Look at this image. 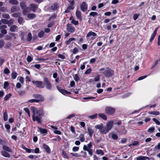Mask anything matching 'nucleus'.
Masks as SVG:
<instances>
[{
	"label": "nucleus",
	"mask_w": 160,
	"mask_h": 160,
	"mask_svg": "<svg viewBox=\"0 0 160 160\" xmlns=\"http://www.w3.org/2000/svg\"><path fill=\"white\" fill-rule=\"evenodd\" d=\"M31 110L33 113L32 120L36 121L38 123H41V118L44 114L43 110L33 107H31Z\"/></svg>",
	"instance_id": "nucleus-1"
},
{
	"label": "nucleus",
	"mask_w": 160,
	"mask_h": 160,
	"mask_svg": "<svg viewBox=\"0 0 160 160\" xmlns=\"http://www.w3.org/2000/svg\"><path fill=\"white\" fill-rule=\"evenodd\" d=\"M97 36V35L95 32L90 31L87 34L86 38L87 40L92 42Z\"/></svg>",
	"instance_id": "nucleus-2"
},
{
	"label": "nucleus",
	"mask_w": 160,
	"mask_h": 160,
	"mask_svg": "<svg viewBox=\"0 0 160 160\" xmlns=\"http://www.w3.org/2000/svg\"><path fill=\"white\" fill-rule=\"evenodd\" d=\"M113 124V121L112 120L108 122L106 124V126H104L105 134L107 133L112 128Z\"/></svg>",
	"instance_id": "nucleus-3"
},
{
	"label": "nucleus",
	"mask_w": 160,
	"mask_h": 160,
	"mask_svg": "<svg viewBox=\"0 0 160 160\" xmlns=\"http://www.w3.org/2000/svg\"><path fill=\"white\" fill-rule=\"evenodd\" d=\"M43 81L44 82V86H45L47 89L49 90H51L52 89V86L49 79L47 78L44 77L43 78Z\"/></svg>",
	"instance_id": "nucleus-4"
},
{
	"label": "nucleus",
	"mask_w": 160,
	"mask_h": 160,
	"mask_svg": "<svg viewBox=\"0 0 160 160\" xmlns=\"http://www.w3.org/2000/svg\"><path fill=\"white\" fill-rule=\"evenodd\" d=\"M114 71L109 68H106L105 70L103 72L104 76L107 77H110L112 76L114 74Z\"/></svg>",
	"instance_id": "nucleus-5"
},
{
	"label": "nucleus",
	"mask_w": 160,
	"mask_h": 160,
	"mask_svg": "<svg viewBox=\"0 0 160 160\" xmlns=\"http://www.w3.org/2000/svg\"><path fill=\"white\" fill-rule=\"evenodd\" d=\"M115 111L114 108L109 107L107 106L105 108V112L109 115H112L114 113Z\"/></svg>",
	"instance_id": "nucleus-6"
},
{
	"label": "nucleus",
	"mask_w": 160,
	"mask_h": 160,
	"mask_svg": "<svg viewBox=\"0 0 160 160\" xmlns=\"http://www.w3.org/2000/svg\"><path fill=\"white\" fill-rule=\"evenodd\" d=\"M20 6L22 9H23V14L26 15L29 12L30 9L29 8H26L25 3L24 2H20Z\"/></svg>",
	"instance_id": "nucleus-7"
},
{
	"label": "nucleus",
	"mask_w": 160,
	"mask_h": 160,
	"mask_svg": "<svg viewBox=\"0 0 160 160\" xmlns=\"http://www.w3.org/2000/svg\"><path fill=\"white\" fill-rule=\"evenodd\" d=\"M95 128H96L99 129L100 133L105 134L104 127L102 124L96 125L95 126Z\"/></svg>",
	"instance_id": "nucleus-8"
},
{
	"label": "nucleus",
	"mask_w": 160,
	"mask_h": 160,
	"mask_svg": "<svg viewBox=\"0 0 160 160\" xmlns=\"http://www.w3.org/2000/svg\"><path fill=\"white\" fill-rule=\"evenodd\" d=\"M33 83L35 84L37 87L41 88H44V85H43V82L42 81H32Z\"/></svg>",
	"instance_id": "nucleus-9"
},
{
	"label": "nucleus",
	"mask_w": 160,
	"mask_h": 160,
	"mask_svg": "<svg viewBox=\"0 0 160 160\" xmlns=\"http://www.w3.org/2000/svg\"><path fill=\"white\" fill-rule=\"evenodd\" d=\"M67 30L68 32L73 33L75 32V29L71 25L68 24L67 25Z\"/></svg>",
	"instance_id": "nucleus-10"
},
{
	"label": "nucleus",
	"mask_w": 160,
	"mask_h": 160,
	"mask_svg": "<svg viewBox=\"0 0 160 160\" xmlns=\"http://www.w3.org/2000/svg\"><path fill=\"white\" fill-rule=\"evenodd\" d=\"M81 10L83 12H85L88 9V5L85 2H83L80 5Z\"/></svg>",
	"instance_id": "nucleus-11"
},
{
	"label": "nucleus",
	"mask_w": 160,
	"mask_h": 160,
	"mask_svg": "<svg viewBox=\"0 0 160 160\" xmlns=\"http://www.w3.org/2000/svg\"><path fill=\"white\" fill-rule=\"evenodd\" d=\"M33 98H36V100H39V101L42 102L44 101V98L40 94H34L33 95Z\"/></svg>",
	"instance_id": "nucleus-12"
},
{
	"label": "nucleus",
	"mask_w": 160,
	"mask_h": 160,
	"mask_svg": "<svg viewBox=\"0 0 160 160\" xmlns=\"http://www.w3.org/2000/svg\"><path fill=\"white\" fill-rule=\"evenodd\" d=\"M42 148L44 149V151L48 153H50L51 150L49 147L47 145L43 144Z\"/></svg>",
	"instance_id": "nucleus-13"
},
{
	"label": "nucleus",
	"mask_w": 160,
	"mask_h": 160,
	"mask_svg": "<svg viewBox=\"0 0 160 160\" xmlns=\"http://www.w3.org/2000/svg\"><path fill=\"white\" fill-rule=\"evenodd\" d=\"M92 147V143L90 142L87 145H84L83 146V150L85 151V149L87 150L91 149V148Z\"/></svg>",
	"instance_id": "nucleus-14"
},
{
	"label": "nucleus",
	"mask_w": 160,
	"mask_h": 160,
	"mask_svg": "<svg viewBox=\"0 0 160 160\" xmlns=\"http://www.w3.org/2000/svg\"><path fill=\"white\" fill-rule=\"evenodd\" d=\"M136 159V160H149V158L147 156H140L137 157Z\"/></svg>",
	"instance_id": "nucleus-15"
},
{
	"label": "nucleus",
	"mask_w": 160,
	"mask_h": 160,
	"mask_svg": "<svg viewBox=\"0 0 160 160\" xmlns=\"http://www.w3.org/2000/svg\"><path fill=\"white\" fill-rule=\"evenodd\" d=\"M76 14L77 18L79 20L81 21L82 20V17L80 11L78 10L76 11Z\"/></svg>",
	"instance_id": "nucleus-16"
},
{
	"label": "nucleus",
	"mask_w": 160,
	"mask_h": 160,
	"mask_svg": "<svg viewBox=\"0 0 160 160\" xmlns=\"http://www.w3.org/2000/svg\"><path fill=\"white\" fill-rule=\"evenodd\" d=\"M158 28H157L154 31L153 33L152 34L151 37L150 39V42H152L153 39H154V38H155L156 34L157 31L158 29Z\"/></svg>",
	"instance_id": "nucleus-17"
},
{
	"label": "nucleus",
	"mask_w": 160,
	"mask_h": 160,
	"mask_svg": "<svg viewBox=\"0 0 160 160\" xmlns=\"http://www.w3.org/2000/svg\"><path fill=\"white\" fill-rule=\"evenodd\" d=\"M18 27L15 25H12L10 28V31H11V32H16V31H18Z\"/></svg>",
	"instance_id": "nucleus-18"
},
{
	"label": "nucleus",
	"mask_w": 160,
	"mask_h": 160,
	"mask_svg": "<svg viewBox=\"0 0 160 160\" xmlns=\"http://www.w3.org/2000/svg\"><path fill=\"white\" fill-rule=\"evenodd\" d=\"M89 136L91 137L94 133V131L90 127H88L87 128Z\"/></svg>",
	"instance_id": "nucleus-19"
},
{
	"label": "nucleus",
	"mask_w": 160,
	"mask_h": 160,
	"mask_svg": "<svg viewBox=\"0 0 160 160\" xmlns=\"http://www.w3.org/2000/svg\"><path fill=\"white\" fill-rule=\"evenodd\" d=\"M1 153L2 155L4 157L7 158H9L10 157V155L9 154L5 151H1Z\"/></svg>",
	"instance_id": "nucleus-20"
},
{
	"label": "nucleus",
	"mask_w": 160,
	"mask_h": 160,
	"mask_svg": "<svg viewBox=\"0 0 160 160\" xmlns=\"http://www.w3.org/2000/svg\"><path fill=\"white\" fill-rule=\"evenodd\" d=\"M20 8L19 7L16 6H13L11 8V11L12 12L18 11L19 10Z\"/></svg>",
	"instance_id": "nucleus-21"
},
{
	"label": "nucleus",
	"mask_w": 160,
	"mask_h": 160,
	"mask_svg": "<svg viewBox=\"0 0 160 160\" xmlns=\"http://www.w3.org/2000/svg\"><path fill=\"white\" fill-rule=\"evenodd\" d=\"M38 131L42 134H46L47 133V131L46 129L41 128H38Z\"/></svg>",
	"instance_id": "nucleus-22"
},
{
	"label": "nucleus",
	"mask_w": 160,
	"mask_h": 160,
	"mask_svg": "<svg viewBox=\"0 0 160 160\" xmlns=\"http://www.w3.org/2000/svg\"><path fill=\"white\" fill-rule=\"evenodd\" d=\"M59 8V5L56 3H55L52 5L51 7V9L52 10H55Z\"/></svg>",
	"instance_id": "nucleus-23"
},
{
	"label": "nucleus",
	"mask_w": 160,
	"mask_h": 160,
	"mask_svg": "<svg viewBox=\"0 0 160 160\" xmlns=\"http://www.w3.org/2000/svg\"><path fill=\"white\" fill-rule=\"evenodd\" d=\"M98 116L99 117L102 118L104 120H106L107 119L106 116L104 114L102 113H100L98 114Z\"/></svg>",
	"instance_id": "nucleus-24"
},
{
	"label": "nucleus",
	"mask_w": 160,
	"mask_h": 160,
	"mask_svg": "<svg viewBox=\"0 0 160 160\" xmlns=\"http://www.w3.org/2000/svg\"><path fill=\"white\" fill-rule=\"evenodd\" d=\"M31 10L34 12H35L37 8V6L36 5L31 4L30 5Z\"/></svg>",
	"instance_id": "nucleus-25"
},
{
	"label": "nucleus",
	"mask_w": 160,
	"mask_h": 160,
	"mask_svg": "<svg viewBox=\"0 0 160 160\" xmlns=\"http://www.w3.org/2000/svg\"><path fill=\"white\" fill-rule=\"evenodd\" d=\"M2 148L4 150L6 151H7L9 152H11L12 151V150L9 148L8 147L6 146H3L2 147Z\"/></svg>",
	"instance_id": "nucleus-26"
},
{
	"label": "nucleus",
	"mask_w": 160,
	"mask_h": 160,
	"mask_svg": "<svg viewBox=\"0 0 160 160\" xmlns=\"http://www.w3.org/2000/svg\"><path fill=\"white\" fill-rule=\"evenodd\" d=\"M79 139L82 142H84L85 140L84 135L83 134H80L79 137Z\"/></svg>",
	"instance_id": "nucleus-27"
},
{
	"label": "nucleus",
	"mask_w": 160,
	"mask_h": 160,
	"mask_svg": "<svg viewBox=\"0 0 160 160\" xmlns=\"http://www.w3.org/2000/svg\"><path fill=\"white\" fill-rule=\"evenodd\" d=\"M148 113L150 114L154 115H158L160 113L159 111H151L148 112Z\"/></svg>",
	"instance_id": "nucleus-28"
},
{
	"label": "nucleus",
	"mask_w": 160,
	"mask_h": 160,
	"mask_svg": "<svg viewBox=\"0 0 160 160\" xmlns=\"http://www.w3.org/2000/svg\"><path fill=\"white\" fill-rule=\"evenodd\" d=\"M35 14L33 13L29 14L28 15V18L30 19H32L35 18Z\"/></svg>",
	"instance_id": "nucleus-29"
},
{
	"label": "nucleus",
	"mask_w": 160,
	"mask_h": 160,
	"mask_svg": "<svg viewBox=\"0 0 160 160\" xmlns=\"http://www.w3.org/2000/svg\"><path fill=\"white\" fill-rule=\"evenodd\" d=\"M3 119L5 121H7L8 119V115L6 111L4 112L3 113Z\"/></svg>",
	"instance_id": "nucleus-30"
},
{
	"label": "nucleus",
	"mask_w": 160,
	"mask_h": 160,
	"mask_svg": "<svg viewBox=\"0 0 160 160\" xmlns=\"http://www.w3.org/2000/svg\"><path fill=\"white\" fill-rule=\"evenodd\" d=\"M96 153L98 155L100 154L101 155H103L104 153L102 150L101 149L97 150L96 151Z\"/></svg>",
	"instance_id": "nucleus-31"
},
{
	"label": "nucleus",
	"mask_w": 160,
	"mask_h": 160,
	"mask_svg": "<svg viewBox=\"0 0 160 160\" xmlns=\"http://www.w3.org/2000/svg\"><path fill=\"white\" fill-rule=\"evenodd\" d=\"M14 22V20L12 19H10L9 20H8V26H10L12 24H13Z\"/></svg>",
	"instance_id": "nucleus-32"
},
{
	"label": "nucleus",
	"mask_w": 160,
	"mask_h": 160,
	"mask_svg": "<svg viewBox=\"0 0 160 160\" xmlns=\"http://www.w3.org/2000/svg\"><path fill=\"white\" fill-rule=\"evenodd\" d=\"M75 40V38H70L66 42V43L67 45H68L71 42V41H74Z\"/></svg>",
	"instance_id": "nucleus-33"
},
{
	"label": "nucleus",
	"mask_w": 160,
	"mask_h": 160,
	"mask_svg": "<svg viewBox=\"0 0 160 160\" xmlns=\"http://www.w3.org/2000/svg\"><path fill=\"white\" fill-rule=\"evenodd\" d=\"M62 156L64 158L68 159L69 158L67 154L64 151H63L62 153Z\"/></svg>",
	"instance_id": "nucleus-34"
},
{
	"label": "nucleus",
	"mask_w": 160,
	"mask_h": 160,
	"mask_svg": "<svg viewBox=\"0 0 160 160\" xmlns=\"http://www.w3.org/2000/svg\"><path fill=\"white\" fill-rule=\"evenodd\" d=\"M17 74L16 72H13L11 74V77L12 79H15L17 76Z\"/></svg>",
	"instance_id": "nucleus-35"
},
{
	"label": "nucleus",
	"mask_w": 160,
	"mask_h": 160,
	"mask_svg": "<svg viewBox=\"0 0 160 160\" xmlns=\"http://www.w3.org/2000/svg\"><path fill=\"white\" fill-rule=\"evenodd\" d=\"M39 102V100H36V99H31L30 100H29L28 101V102H30V103H32V102Z\"/></svg>",
	"instance_id": "nucleus-36"
},
{
	"label": "nucleus",
	"mask_w": 160,
	"mask_h": 160,
	"mask_svg": "<svg viewBox=\"0 0 160 160\" xmlns=\"http://www.w3.org/2000/svg\"><path fill=\"white\" fill-rule=\"evenodd\" d=\"M9 2L12 4L17 5L18 3V1L16 0H10Z\"/></svg>",
	"instance_id": "nucleus-37"
},
{
	"label": "nucleus",
	"mask_w": 160,
	"mask_h": 160,
	"mask_svg": "<svg viewBox=\"0 0 160 160\" xmlns=\"http://www.w3.org/2000/svg\"><path fill=\"white\" fill-rule=\"evenodd\" d=\"M32 39V36L31 33L29 32L28 35L27 41H30Z\"/></svg>",
	"instance_id": "nucleus-38"
},
{
	"label": "nucleus",
	"mask_w": 160,
	"mask_h": 160,
	"mask_svg": "<svg viewBox=\"0 0 160 160\" xmlns=\"http://www.w3.org/2000/svg\"><path fill=\"white\" fill-rule=\"evenodd\" d=\"M2 17L3 18L8 19L10 17L9 14H8L3 13L2 14Z\"/></svg>",
	"instance_id": "nucleus-39"
},
{
	"label": "nucleus",
	"mask_w": 160,
	"mask_h": 160,
	"mask_svg": "<svg viewBox=\"0 0 160 160\" xmlns=\"http://www.w3.org/2000/svg\"><path fill=\"white\" fill-rule=\"evenodd\" d=\"M97 116V114L96 113L93 115L89 116H88V118L91 119H93L95 118H96Z\"/></svg>",
	"instance_id": "nucleus-40"
},
{
	"label": "nucleus",
	"mask_w": 160,
	"mask_h": 160,
	"mask_svg": "<svg viewBox=\"0 0 160 160\" xmlns=\"http://www.w3.org/2000/svg\"><path fill=\"white\" fill-rule=\"evenodd\" d=\"M157 149H160V142L158 143L157 145L155 146L153 150L156 151Z\"/></svg>",
	"instance_id": "nucleus-41"
},
{
	"label": "nucleus",
	"mask_w": 160,
	"mask_h": 160,
	"mask_svg": "<svg viewBox=\"0 0 160 160\" xmlns=\"http://www.w3.org/2000/svg\"><path fill=\"white\" fill-rule=\"evenodd\" d=\"M85 151H86L88 152L90 156H92L93 154V150L92 149H90L89 150H87L86 149H85Z\"/></svg>",
	"instance_id": "nucleus-42"
},
{
	"label": "nucleus",
	"mask_w": 160,
	"mask_h": 160,
	"mask_svg": "<svg viewBox=\"0 0 160 160\" xmlns=\"http://www.w3.org/2000/svg\"><path fill=\"white\" fill-rule=\"evenodd\" d=\"M11 96V94L9 93L8 94L6 95L5 97L4 98V100L7 101L9 98Z\"/></svg>",
	"instance_id": "nucleus-43"
},
{
	"label": "nucleus",
	"mask_w": 160,
	"mask_h": 160,
	"mask_svg": "<svg viewBox=\"0 0 160 160\" xmlns=\"http://www.w3.org/2000/svg\"><path fill=\"white\" fill-rule=\"evenodd\" d=\"M92 70L91 68H90L86 70L84 73L85 74H89L91 72Z\"/></svg>",
	"instance_id": "nucleus-44"
},
{
	"label": "nucleus",
	"mask_w": 160,
	"mask_h": 160,
	"mask_svg": "<svg viewBox=\"0 0 160 160\" xmlns=\"http://www.w3.org/2000/svg\"><path fill=\"white\" fill-rule=\"evenodd\" d=\"M74 80L76 81H78L80 79L78 75L77 74H75L74 77Z\"/></svg>",
	"instance_id": "nucleus-45"
},
{
	"label": "nucleus",
	"mask_w": 160,
	"mask_h": 160,
	"mask_svg": "<svg viewBox=\"0 0 160 160\" xmlns=\"http://www.w3.org/2000/svg\"><path fill=\"white\" fill-rule=\"evenodd\" d=\"M152 120L157 125H159L160 124V122L157 119L153 118Z\"/></svg>",
	"instance_id": "nucleus-46"
},
{
	"label": "nucleus",
	"mask_w": 160,
	"mask_h": 160,
	"mask_svg": "<svg viewBox=\"0 0 160 160\" xmlns=\"http://www.w3.org/2000/svg\"><path fill=\"white\" fill-rule=\"evenodd\" d=\"M44 33V32L42 31L40 32L38 34V36L39 38H41L43 37Z\"/></svg>",
	"instance_id": "nucleus-47"
},
{
	"label": "nucleus",
	"mask_w": 160,
	"mask_h": 160,
	"mask_svg": "<svg viewBox=\"0 0 160 160\" xmlns=\"http://www.w3.org/2000/svg\"><path fill=\"white\" fill-rule=\"evenodd\" d=\"M112 138L113 139L117 140L118 138V136L115 134H112Z\"/></svg>",
	"instance_id": "nucleus-48"
},
{
	"label": "nucleus",
	"mask_w": 160,
	"mask_h": 160,
	"mask_svg": "<svg viewBox=\"0 0 160 160\" xmlns=\"http://www.w3.org/2000/svg\"><path fill=\"white\" fill-rule=\"evenodd\" d=\"M71 22L75 25H78V22L77 21H76L75 19L72 20L71 21Z\"/></svg>",
	"instance_id": "nucleus-49"
},
{
	"label": "nucleus",
	"mask_w": 160,
	"mask_h": 160,
	"mask_svg": "<svg viewBox=\"0 0 160 160\" xmlns=\"http://www.w3.org/2000/svg\"><path fill=\"white\" fill-rule=\"evenodd\" d=\"M4 72L5 74H8L10 72V71L8 68H6L4 69Z\"/></svg>",
	"instance_id": "nucleus-50"
},
{
	"label": "nucleus",
	"mask_w": 160,
	"mask_h": 160,
	"mask_svg": "<svg viewBox=\"0 0 160 160\" xmlns=\"http://www.w3.org/2000/svg\"><path fill=\"white\" fill-rule=\"evenodd\" d=\"M70 154L74 157H80L81 156L79 154L77 153H73L72 152L70 153Z\"/></svg>",
	"instance_id": "nucleus-51"
},
{
	"label": "nucleus",
	"mask_w": 160,
	"mask_h": 160,
	"mask_svg": "<svg viewBox=\"0 0 160 160\" xmlns=\"http://www.w3.org/2000/svg\"><path fill=\"white\" fill-rule=\"evenodd\" d=\"M155 130V128L154 127H151L149 128L148 130V132H149L152 133Z\"/></svg>",
	"instance_id": "nucleus-52"
},
{
	"label": "nucleus",
	"mask_w": 160,
	"mask_h": 160,
	"mask_svg": "<svg viewBox=\"0 0 160 160\" xmlns=\"http://www.w3.org/2000/svg\"><path fill=\"white\" fill-rule=\"evenodd\" d=\"M139 142L138 141H135L132 144L130 145L129 146L130 147L132 146H136L138 144Z\"/></svg>",
	"instance_id": "nucleus-53"
},
{
	"label": "nucleus",
	"mask_w": 160,
	"mask_h": 160,
	"mask_svg": "<svg viewBox=\"0 0 160 160\" xmlns=\"http://www.w3.org/2000/svg\"><path fill=\"white\" fill-rule=\"evenodd\" d=\"M139 14H135L133 16V18L134 20H136L139 16Z\"/></svg>",
	"instance_id": "nucleus-54"
},
{
	"label": "nucleus",
	"mask_w": 160,
	"mask_h": 160,
	"mask_svg": "<svg viewBox=\"0 0 160 160\" xmlns=\"http://www.w3.org/2000/svg\"><path fill=\"white\" fill-rule=\"evenodd\" d=\"M79 148L78 147H74L72 148V150L73 152H77L79 150Z\"/></svg>",
	"instance_id": "nucleus-55"
},
{
	"label": "nucleus",
	"mask_w": 160,
	"mask_h": 160,
	"mask_svg": "<svg viewBox=\"0 0 160 160\" xmlns=\"http://www.w3.org/2000/svg\"><path fill=\"white\" fill-rule=\"evenodd\" d=\"M98 13L96 12H91L89 15L92 16H95L98 15Z\"/></svg>",
	"instance_id": "nucleus-56"
},
{
	"label": "nucleus",
	"mask_w": 160,
	"mask_h": 160,
	"mask_svg": "<svg viewBox=\"0 0 160 160\" xmlns=\"http://www.w3.org/2000/svg\"><path fill=\"white\" fill-rule=\"evenodd\" d=\"M1 22L2 23L5 24H7V23H8V20L5 19H1Z\"/></svg>",
	"instance_id": "nucleus-57"
},
{
	"label": "nucleus",
	"mask_w": 160,
	"mask_h": 160,
	"mask_svg": "<svg viewBox=\"0 0 160 160\" xmlns=\"http://www.w3.org/2000/svg\"><path fill=\"white\" fill-rule=\"evenodd\" d=\"M26 151L28 153H31V152H33V150L26 148L25 149Z\"/></svg>",
	"instance_id": "nucleus-58"
},
{
	"label": "nucleus",
	"mask_w": 160,
	"mask_h": 160,
	"mask_svg": "<svg viewBox=\"0 0 160 160\" xmlns=\"http://www.w3.org/2000/svg\"><path fill=\"white\" fill-rule=\"evenodd\" d=\"M147 77V75H145L144 76H141L138 78V80H142L145 78H146Z\"/></svg>",
	"instance_id": "nucleus-59"
},
{
	"label": "nucleus",
	"mask_w": 160,
	"mask_h": 160,
	"mask_svg": "<svg viewBox=\"0 0 160 160\" xmlns=\"http://www.w3.org/2000/svg\"><path fill=\"white\" fill-rule=\"evenodd\" d=\"M78 49L76 48H74L72 52L74 54H76V53H78Z\"/></svg>",
	"instance_id": "nucleus-60"
},
{
	"label": "nucleus",
	"mask_w": 160,
	"mask_h": 160,
	"mask_svg": "<svg viewBox=\"0 0 160 160\" xmlns=\"http://www.w3.org/2000/svg\"><path fill=\"white\" fill-rule=\"evenodd\" d=\"M23 22V19L21 17H19L18 18V22L19 24H22Z\"/></svg>",
	"instance_id": "nucleus-61"
},
{
	"label": "nucleus",
	"mask_w": 160,
	"mask_h": 160,
	"mask_svg": "<svg viewBox=\"0 0 160 160\" xmlns=\"http://www.w3.org/2000/svg\"><path fill=\"white\" fill-rule=\"evenodd\" d=\"M100 77L99 76H97L95 77L94 79V81L95 82H97L99 80Z\"/></svg>",
	"instance_id": "nucleus-62"
},
{
	"label": "nucleus",
	"mask_w": 160,
	"mask_h": 160,
	"mask_svg": "<svg viewBox=\"0 0 160 160\" xmlns=\"http://www.w3.org/2000/svg\"><path fill=\"white\" fill-rule=\"evenodd\" d=\"M96 60V59L95 58H92L90 60L89 62L90 63H94L95 62Z\"/></svg>",
	"instance_id": "nucleus-63"
},
{
	"label": "nucleus",
	"mask_w": 160,
	"mask_h": 160,
	"mask_svg": "<svg viewBox=\"0 0 160 160\" xmlns=\"http://www.w3.org/2000/svg\"><path fill=\"white\" fill-rule=\"evenodd\" d=\"M9 83L8 82H5L4 83V88H6L8 85Z\"/></svg>",
	"instance_id": "nucleus-64"
}]
</instances>
